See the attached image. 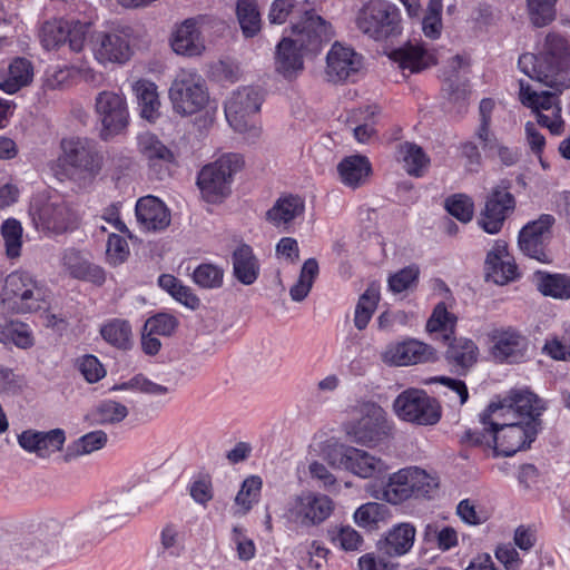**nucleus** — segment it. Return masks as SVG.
<instances>
[{
  "mask_svg": "<svg viewBox=\"0 0 570 570\" xmlns=\"http://www.w3.org/2000/svg\"><path fill=\"white\" fill-rule=\"evenodd\" d=\"M569 50L567 41L557 35H548L543 49L538 53H524L519 58L520 70L529 78L554 91H537L520 80V101L531 108L538 124L551 134L560 135L564 127L558 94L570 88L568 77Z\"/></svg>",
  "mask_w": 570,
  "mask_h": 570,
  "instance_id": "1",
  "label": "nucleus"
},
{
  "mask_svg": "<svg viewBox=\"0 0 570 570\" xmlns=\"http://www.w3.org/2000/svg\"><path fill=\"white\" fill-rule=\"evenodd\" d=\"M297 12L301 16L293 22L292 36L283 38L275 50V70L286 79L304 69L305 53L316 52L333 37L331 23L318 14L314 0L303 1Z\"/></svg>",
  "mask_w": 570,
  "mask_h": 570,
  "instance_id": "2",
  "label": "nucleus"
},
{
  "mask_svg": "<svg viewBox=\"0 0 570 570\" xmlns=\"http://www.w3.org/2000/svg\"><path fill=\"white\" fill-rule=\"evenodd\" d=\"M243 167L244 159L236 153L224 154L205 165L197 176L202 198L209 204H220L230 195L234 178Z\"/></svg>",
  "mask_w": 570,
  "mask_h": 570,
  "instance_id": "3",
  "label": "nucleus"
},
{
  "mask_svg": "<svg viewBox=\"0 0 570 570\" xmlns=\"http://www.w3.org/2000/svg\"><path fill=\"white\" fill-rule=\"evenodd\" d=\"M168 95L174 111L180 116H191L200 112L209 104L206 81L194 69L178 70Z\"/></svg>",
  "mask_w": 570,
  "mask_h": 570,
  "instance_id": "4",
  "label": "nucleus"
},
{
  "mask_svg": "<svg viewBox=\"0 0 570 570\" xmlns=\"http://www.w3.org/2000/svg\"><path fill=\"white\" fill-rule=\"evenodd\" d=\"M3 295H7L9 309L16 314L36 313L48 305L46 287L26 271H16L6 277Z\"/></svg>",
  "mask_w": 570,
  "mask_h": 570,
  "instance_id": "5",
  "label": "nucleus"
},
{
  "mask_svg": "<svg viewBox=\"0 0 570 570\" xmlns=\"http://www.w3.org/2000/svg\"><path fill=\"white\" fill-rule=\"evenodd\" d=\"M356 410L360 416L344 424V431L353 442L374 446L391 435L392 424L382 406L363 402Z\"/></svg>",
  "mask_w": 570,
  "mask_h": 570,
  "instance_id": "6",
  "label": "nucleus"
},
{
  "mask_svg": "<svg viewBox=\"0 0 570 570\" xmlns=\"http://www.w3.org/2000/svg\"><path fill=\"white\" fill-rule=\"evenodd\" d=\"M263 97L258 89L247 86L234 90L225 101V116L230 127L250 138L257 137L261 128L257 115Z\"/></svg>",
  "mask_w": 570,
  "mask_h": 570,
  "instance_id": "7",
  "label": "nucleus"
},
{
  "mask_svg": "<svg viewBox=\"0 0 570 570\" xmlns=\"http://www.w3.org/2000/svg\"><path fill=\"white\" fill-rule=\"evenodd\" d=\"M334 510L335 503L328 495L302 491L288 498L283 517L292 524L309 528L325 522Z\"/></svg>",
  "mask_w": 570,
  "mask_h": 570,
  "instance_id": "8",
  "label": "nucleus"
},
{
  "mask_svg": "<svg viewBox=\"0 0 570 570\" xmlns=\"http://www.w3.org/2000/svg\"><path fill=\"white\" fill-rule=\"evenodd\" d=\"M29 216L39 230L61 234L72 228L78 216L71 205L59 197L38 195L32 198Z\"/></svg>",
  "mask_w": 570,
  "mask_h": 570,
  "instance_id": "9",
  "label": "nucleus"
},
{
  "mask_svg": "<svg viewBox=\"0 0 570 570\" xmlns=\"http://www.w3.org/2000/svg\"><path fill=\"white\" fill-rule=\"evenodd\" d=\"M400 13L395 6L384 0H370L356 16L357 28L370 38L383 40L401 32Z\"/></svg>",
  "mask_w": 570,
  "mask_h": 570,
  "instance_id": "10",
  "label": "nucleus"
},
{
  "mask_svg": "<svg viewBox=\"0 0 570 570\" xmlns=\"http://www.w3.org/2000/svg\"><path fill=\"white\" fill-rule=\"evenodd\" d=\"M88 48L102 67L125 65L134 55L129 33L119 28L94 30L89 36Z\"/></svg>",
  "mask_w": 570,
  "mask_h": 570,
  "instance_id": "11",
  "label": "nucleus"
},
{
  "mask_svg": "<svg viewBox=\"0 0 570 570\" xmlns=\"http://www.w3.org/2000/svg\"><path fill=\"white\" fill-rule=\"evenodd\" d=\"M393 411L399 419L419 425H434L441 419L439 402L417 389H407L397 395Z\"/></svg>",
  "mask_w": 570,
  "mask_h": 570,
  "instance_id": "12",
  "label": "nucleus"
},
{
  "mask_svg": "<svg viewBox=\"0 0 570 570\" xmlns=\"http://www.w3.org/2000/svg\"><path fill=\"white\" fill-rule=\"evenodd\" d=\"M59 161L81 177H96L104 164V157L96 144L87 138H66L61 141Z\"/></svg>",
  "mask_w": 570,
  "mask_h": 570,
  "instance_id": "13",
  "label": "nucleus"
},
{
  "mask_svg": "<svg viewBox=\"0 0 570 570\" xmlns=\"http://www.w3.org/2000/svg\"><path fill=\"white\" fill-rule=\"evenodd\" d=\"M327 460L332 466L362 479L377 478L389 470L382 459L354 446L337 445L327 453Z\"/></svg>",
  "mask_w": 570,
  "mask_h": 570,
  "instance_id": "14",
  "label": "nucleus"
},
{
  "mask_svg": "<svg viewBox=\"0 0 570 570\" xmlns=\"http://www.w3.org/2000/svg\"><path fill=\"white\" fill-rule=\"evenodd\" d=\"M501 413L498 410L493 411L492 415L494 451L499 455L511 456L528 448L534 441L539 428L531 422H524V424L505 423Z\"/></svg>",
  "mask_w": 570,
  "mask_h": 570,
  "instance_id": "15",
  "label": "nucleus"
},
{
  "mask_svg": "<svg viewBox=\"0 0 570 570\" xmlns=\"http://www.w3.org/2000/svg\"><path fill=\"white\" fill-rule=\"evenodd\" d=\"M556 218L550 214H542L538 219L529 222L519 233V248L530 258L540 263H550L551 255L548 245L552 237V226Z\"/></svg>",
  "mask_w": 570,
  "mask_h": 570,
  "instance_id": "16",
  "label": "nucleus"
},
{
  "mask_svg": "<svg viewBox=\"0 0 570 570\" xmlns=\"http://www.w3.org/2000/svg\"><path fill=\"white\" fill-rule=\"evenodd\" d=\"M514 209V196L507 186L498 185L487 195L484 206L478 217V225L488 234H498Z\"/></svg>",
  "mask_w": 570,
  "mask_h": 570,
  "instance_id": "17",
  "label": "nucleus"
},
{
  "mask_svg": "<svg viewBox=\"0 0 570 570\" xmlns=\"http://www.w3.org/2000/svg\"><path fill=\"white\" fill-rule=\"evenodd\" d=\"M96 114L101 122L102 139L120 134L128 125V109L122 95L115 91H101L96 97Z\"/></svg>",
  "mask_w": 570,
  "mask_h": 570,
  "instance_id": "18",
  "label": "nucleus"
},
{
  "mask_svg": "<svg viewBox=\"0 0 570 570\" xmlns=\"http://www.w3.org/2000/svg\"><path fill=\"white\" fill-rule=\"evenodd\" d=\"M363 68V57L353 48L335 42L326 55L325 75L328 81L354 80Z\"/></svg>",
  "mask_w": 570,
  "mask_h": 570,
  "instance_id": "19",
  "label": "nucleus"
},
{
  "mask_svg": "<svg viewBox=\"0 0 570 570\" xmlns=\"http://www.w3.org/2000/svg\"><path fill=\"white\" fill-rule=\"evenodd\" d=\"M203 17L188 18L176 24L170 35V47L176 55L183 57H199L206 50L202 35Z\"/></svg>",
  "mask_w": 570,
  "mask_h": 570,
  "instance_id": "20",
  "label": "nucleus"
},
{
  "mask_svg": "<svg viewBox=\"0 0 570 570\" xmlns=\"http://www.w3.org/2000/svg\"><path fill=\"white\" fill-rule=\"evenodd\" d=\"M491 355L501 363H520L525 358L529 347L528 338L519 331L507 327L490 333Z\"/></svg>",
  "mask_w": 570,
  "mask_h": 570,
  "instance_id": "21",
  "label": "nucleus"
},
{
  "mask_svg": "<svg viewBox=\"0 0 570 570\" xmlns=\"http://www.w3.org/2000/svg\"><path fill=\"white\" fill-rule=\"evenodd\" d=\"M434 358V348L417 340L390 344L381 354V360L385 364L394 366H407Z\"/></svg>",
  "mask_w": 570,
  "mask_h": 570,
  "instance_id": "22",
  "label": "nucleus"
},
{
  "mask_svg": "<svg viewBox=\"0 0 570 570\" xmlns=\"http://www.w3.org/2000/svg\"><path fill=\"white\" fill-rule=\"evenodd\" d=\"M18 444L28 453L36 454L40 459H47L59 452L66 441L65 431L53 429L50 431L24 430L18 434Z\"/></svg>",
  "mask_w": 570,
  "mask_h": 570,
  "instance_id": "23",
  "label": "nucleus"
},
{
  "mask_svg": "<svg viewBox=\"0 0 570 570\" xmlns=\"http://www.w3.org/2000/svg\"><path fill=\"white\" fill-rule=\"evenodd\" d=\"M305 212V202L297 195H283L266 212V222L281 233H289Z\"/></svg>",
  "mask_w": 570,
  "mask_h": 570,
  "instance_id": "24",
  "label": "nucleus"
},
{
  "mask_svg": "<svg viewBox=\"0 0 570 570\" xmlns=\"http://www.w3.org/2000/svg\"><path fill=\"white\" fill-rule=\"evenodd\" d=\"M507 414H513V411L523 420V422L534 423L540 426V416L546 410L544 402L528 389H513L503 399Z\"/></svg>",
  "mask_w": 570,
  "mask_h": 570,
  "instance_id": "25",
  "label": "nucleus"
},
{
  "mask_svg": "<svg viewBox=\"0 0 570 570\" xmlns=\"http://www.w3.org/2000/svg\"><path fill=\"white\" fill-rule=\"evenodd\" d=\"M446 342L444 358L451 371L464 376L476 364L480 351L475 342L468 337H451Z\"/></svg>",
  "mask_w": 570,
  "mask_h": 570,
  "instance_id": "26",
  "label": "nucleus"
},
{
  "mask_svg": "<svg viewBox=\"0 0 570 570\" xmlns=\"http://www.w3.org/2000/svg\"><path fill=\"white\" fill-rule=\"evenodd\" d=\"M61 265L65 272L77 279L101 285L106 281L104 269L90 262L88 253L76 248H67L61 255Z\"/></svg>",
  "mask_w": 570,
  "mask_h": 570,
  "instance_id": "27",
  "label": "nucleus"
},
{
  "mask_svg": "<svg viewBox=\"0 0 570 570\" xmlns=\"http://www.w3.org/2000/svg\"><path fill=\"white\" fill-rule=\"evenodd\" d=\"M485 272L488 279L504 285L515 278L517 266L508 253V244L497 240L487 255Z\"/></svg>",
  "mask_w": 570,
  "mask_h": 570,
  "instance_id": "28",
  "label": "nucleus"
},
{
  "mask_svg": "<svg viewBox=\"0 0 570 570\" xmlns=\"http://www.w3.org/2000/svg\"><path fill=\"white\" fill-rule=\"evenodd\" d=\"M137 222L148 232L163 230L170 224V213L155 196L141 197L136 204Z\"/></svg>",
  "mask_w": 570,
  "mask_h": 570,
  "instance_id": "29",
  "label": "nucleus"
},
{
  "mask_svg": "<svg viewBox=\"0 0 570 570\" xmlns=\"http://www.w3.org/2000/svg\"><path fill=\"white\" fill-rule=\"evenodd\" d=\"M415 533V528L411 523H399L377 542V550L381 554L391 558L404 556L412 549Z\"/></svg>",
  "mask_w": 570,
  "mask_h": 570,
  "instance_id": "30",
  "label": "nucleus"
},
{
  "mask_svg": "<svg viewBox=\"0 0 570 570\" xmlns=\"http://www.w3.org/2000/svg\"><path fill=\"white\" fill-rule=\"evenodd\" d=\"M233 275L243 285L254 284L261 272V265L248 244H239L232 254Z\"/></svg>",
  "mask_w": 570,
  "mask_h": 570,
  "instance_id": "31",
  "label": "nucleus"
},
{
  "mask_svg": "<svg viewBox=\"0 0 570 570\" xmlns=\"http://www.w3.org/2000/svg\"><path fill=\"white\" fill-rule=\"evenodd\" d=\"M337 173L343 185L355 189L366 183L372 173V166L365 156H348L338 163Z\"/></svg>",
  "mask_w": 570,
  "mask_h": 570,
  "instance_id": "32",
  "label": "nucleus"
},
{
  "mask_svg": "<svg viewBox=\"0 0 570 570\" xmlns=\"http://www.w3.org/2000/svg\"><path fill=\"white\" fill-rule=\"evenodd\" d=\"M33 75L32 62L27 58L17 57L9 63L0 89L9 95L16 94L32 82Z\"/></svg>",
  "mask_w": 570,
  "mask_h": 570,
  "instance_id": "33",
  "label": "nucleus"
},
{
  "mask_svg": "<svg viewBox=\"0 0 570 570\" xmlns=\"http://www.w3.org/2000/svg\"><path fill=\"white\" fill-rule=\"evenodd\" d=\"M391 58L400 65L402 69H409L411 72L421 71L435 63V58L422 45H407L394 50Z\"/></svg>",
  "mask_w": 570,
  "mask_h": 570,
  "instance_id": "34",
  "label": "nucleus"
},
{
  "mask_svg": "<svg viewBox=\"0 0 570 570\" xmlns=\"http://www.w3.org/2000/svg\"><path fill=\"white\" fill-rule=\"evenodd\" d=\"M140 116L148 120L155 121L159 117L160 100L157 86L149 80H138L134 86Z\"/></svg>",
  "mask_w": 570,
  "mask_h": 570,
  "instance_id": "35",
  "label": "nucleus"
},
{
  "mask_svg": "<svg viewBox=\"0 0 570 570\" xmlns=\"http://www.w3.org/2000/svg\"><path fill=\"white\" fill-rule=\"evenodd\" d=\"M139 153L150 165L174 163V153L153 132H142L137 137Z\"/></svg>",
  "mask_w": 570,
  "mask_h": 570,
  "instance_id": "36",
  "label": "nucleus"
},
{
  "mask_svg": "<svg viewBox=\"0 0 570 570\" xmlns=\"http://www.w3.org/2000/svg\"><path fill=\"white\" fill-rule=\"evenodd\" d=\"M462 67L463 59L460 56H454L449 60L448 67L443 71V90L448 91L450 99L453 101H463L468 95L466 80L460 76Z\"/></svg>",
  "mask_w": 570,
  "mask_h": 570,
  "instance_id": "37",
  "label": "nucleus"
},
{
  "mask_svg": "<svg viewBox=\"0 0 570 570\" xmlns=\"http://www.w3.org/2000/svg\"><path fill=\"white\" fill-rule=\"evenodd\" d=\"M410 468L401 469L390 475L383 490V499L391 504H399L412 497Z\"/></svg>",
  "mask_w": 570,
  "mask_h": 570,
  "instance_id": "38",
  "label": "nucleus"
},
{
  "mask_svg": "<svg viewBox=\"0 0 570 570\" xmlns=\"http://www.w3.org/2000/svg\"><path fill=\"white\" fill-rule=\"evenodd\" d=\"M399 158L405 171L414 177L423 176L430 165L429 156L413 142H403L399 146Z\"/></svg>",
  "mask_w": 570,
  "mask_h": 570,
  "instance_id": "39",
  "label": "nucleus"
},
{
  "mask_svg": "<svg viewBox=\"0 0 570 570\" xmlns=\"http://www.w3.org/2000/svg\"><path fill=\"white\" fill-rule=\"evenodd\" d=\"M535 278L537 287L544 296L559 299L570 298V276L566 274L538 273Z\"/></svg>",
  "mask_w": 570,
  "mask_h": 570,
  "instance_id": "40",
  "label": "nucleus"
},
{
  "mask_svg": "<svg viewBox=\"0 0 570 570\" xmlns=\"http://www.w3.org/2000/svg\"><path fill=\"white\" fill-rule=\"evenodd\" d=\"M263 481L257 475L246 478L235 498V514L245 515L258 502Z\"/></svg>",
  "mask_w": 570,
  "mask_h": 570,
  "instance_id": "41",
  "label": "nucleus"
},
{
  "mask_svg": "<svg viewBox=\"0 0 570 570\" xmlns=\"http://www.w3.org/2000/svg\"><path fill=\"white\" fill-rule=\"evenodd\" d=\"M380 301V289L375 284L370 285L360 296L354 314V325L357 330H364L374 314Z\"/></svg>",
  "mask_w": 570,
  "mask_h": 570,
  "instance_id": "42",
  "label": "nucleus"
},
{
  "mask_svg": "<svg viewBox=\"0 0 570 570\" xmlns=\"http://www.w3.org/2000/svg\"><path fill=\"white\" fill-rule=\"evenodd\" d=\"M456 316L450 313L444 303H439L426 322L429 333H442L443 341H449L456 326Z\"/></svg>",
  "mask_w": 570,
  "mask_h": 570,
  "instance_id": "43",
  "label": "nucleus"
},
{
  "mask_svg": "<svg viewBox=\"0 0 570 570\" xmlns=\"http://www.w3.org/2000/svg\"><path fill=\"white\" fill-rule=\"evenodd\" d=\"M102 338L118 348H128L131 344V326L125 320L115 318L100 328Z\"/></svg>",
  "mask_w": 570,
  "mask_h": 570,
  "instance_id": "44",
  "label": "nucleus"
},
{
  "mask_svg": "<svg viewBox=\"0 0 570 570\" xmlns=\"http://www.w3.org/2000/svg\"><path fill=\"white\" fill-rule=\"evenodd\" d=\"M318 275V264L315 258L304 262L297 282L291 287L289 296L295 302H302L311 292L314 279Z\"/></svg>",
  "mask_w": 570,
  "mask_h": 570,
  "instance_id": "45",
  "label": "nucleus"
},
{
  "mask_svg": "<svg viewBox=\"0 0 570 570\" xmlns=\"http://www.w3.org/2000/svg\"><path fill=\"white\" fill-rule=\"evenodd\" d=\"M376 110V107H366L351 114L350 121L356 124L354 137L358 142H367L375 135L374 118Z\"/></svg>",
  "mask_w": 570,
  "mask_h": 570,
  "instance_id": "46",
  "label": "nucleus"
},
{
  "mask_svg": "<svg viewBox=\"0 0 570 570\" xmlns=\"http://www.w3.org/2000/svg\"><path fill=\"white\" fill-rule=\"evenodd\" d=\"M237 18L246 37H253L261 30V16L256 0H238Z\"/></svg>",
  "mask_w": 570,
  "mask_h": 570,
  "instance_id": "47",
  "label": "nucleus"
},
{
  "mask_svg": "<svg viewBox=\"0 0 570 570\" xmlns=\"http://www.w3.org/2000/svg\"><path fill=\"white\" fill-rule=\"evenodd\" d=\"M128 409L116 401L107 400L98 404L91 412V419L96 424H116L125 420Z\"/></svg>",
  "mask_w": 570,
  "mask_h": 570,
  "instance_id": "48",
  "label": "nucleus"
},
{
  "mask_svg": "<svg viewBox=\"0 0 570 570\" xmlns=\"http://www.w3.org/2000/svg\"><path fill=\"white\" fill-rule=\"evenodd\" d=\"M40 42L46 50L58 49L67 41L68 22L51 20L43 23L40 30Z\"/></svg>",
  "mask_w": 570,
  "mask_h": 570,
  "instance_id": "49",
  "label": "nucleus"
},
{
  "mask_svg": "<svg viewBox=\"0 0 570 570\" xmlns=\"http://www.w3.org/2000/svg\"><path fill=\"white\" fill-rule=\"evenodd\" d=\"M22 232L20 222L14 218H8L2 223L1 236L4 240L8 257L17 258L21 255Z\"/></svg>",
  "mask_w": 570,
  "mask_h": 570,
  "instance_id": "50",
  "label": "nucleus"
},
{
  "mask_svg": "<svg viewBox=\"0 0 570 570\" xmlns=\"http://www.w3.org/2000/svg\"><path fill=\"white\" fill-rule=\"evenodd\" d=\"M160 553L173 558L183 554L185 547L183 535L177 525L167 523L159 534Z\"/></svg>",
  "mask_w": 570,
  "mask_h": 570,
  "instance_id": "51",
  "label": "nucleus"
},
{
  "mask_svg": "<svg viewBox=\"0 0 570 570\" xmlns=\"http://www.w3.org/2000/svg\"><path fill=\"white\" fill-rule=\"evenodd\" d=\"M331 541L345 551H356L362 547V535L351 525L334 527L328 530Z\"/></svg>",
  "mask_w": 570,
  "mask_h": 570,
  "instance_id": "52",
  "label": "nucleus"
},
{
  "mask_svg": "<svg viewBox=\"0 0 570 570\" xmlns=\"http://www.w3.org/2000/svg\"><path fill=\"white\" fill-rule=\"evenodd\" d=\"M445 209L461 223H469L474 215V203L465 194H455L445 199Z\"/></svg>",
  "mask_w": 570,
  "mask_h": 570,
  "instance_id": "53",
  "label": "nucleus"
},
{
  "mask_svg": "<svg viewBox=\"0 0 570 570\" xmlns=\"http://www.w3.org/2000/svg\"><path fill=\"white\" fill-rule=\"evenodd\" d=\"M442 0H430L422 19V31L430 39H438L442 31Z\"/></svg>",
  "mask_w": 570,
  "mask_h": 570,
  "instance_id": "54",
  "label": "nucleus"
},
{
  "mask_svg": "<svg viewBox=\"0 0 570 570\" xmlns=\"http://www.w3.org/2000/svg\"><path fill=\"white\" fill-rule=\"evenodd\" d=\"M223 278L224 271L214 264H202L193 273L194 282L203 288H218Z\"/></svg>",
  "mask_w": 570,
  "mask_h": 570,
  "instance_id": "55",
  "label": "nucleus"
},
{
  "mask_svg": "<svg viewBox=\"0 0 570 570\" xmlns=\"http://www.w3.org/2000/svg\"><path fill=\"white\" fill-rule=\"evenodd\" d=\"M456 514L466 524L479 525L490 518L488 511L475 502L464 499L456 507Z\"/></svg>",
  "mask_w": 570,
  "mask_h": 570,
  "instance_id": "56",
  "label": "nucleus"
},
{
  "mask_svg": "<svg viewBox=\"0 0 570 570\" xmlns=\"http://www.w3.org/2000/svg\"><path fill=\"white\" fill-rule=\"evenodd\" d=\"M557 0H528L529 11L533 24L543 27L554 19V3Z\"/></svg>",
  "mask_w": 570,
  "mask_h": 570,
  "instance_id": "57",
  "label": "nucleus"
},
{
  "mask_svg": "<svg viewBox=\"0 0 570 570\" xmlns=\"http://www.w3.org/2000/svg\"><path fill=\"white\" fill-rule=\"evenodd\" d=\"M178 325V321L175 316L167 313H158L149 317L144 327L145 332H149L156 335L169 336L171 335Z\"/></svg>",
  "mask_w": 570,
  "mask_h": 570,
  "instance_id": "58",
  "label": "nucleus"
},
{
  "mask_svg": "<svg viewBox=\"0 0 570 570\" xmlns=\"http://www.w3.org/2000/svg\"><path fill=\"white\" fill-rule=\"evenodd\" d=\"M385 507L376 502L362 504L354 512V521L357 525L367 528L379 523L383 519Z\"/></svg>",
  "mask_w": 570,
  "mask_h": 570,
  "instance_id": "59",
  "label": "nucleus"
},
{
  "mask_svg": "<svg viewBox=\"0 0 570 570\" xmlns=\"http://www.w3.org/2000/svg\"><path fill=\"white\" fill-rule=\"evenodd\" d=\"M95 519L97 523H111L114 521H118L124 515H127L125 512L124 504L116 499L106 500L105 502L99 503L95 509Z\"/></svg>",
  "mask_w": 570,
  "mask_h": 570,
  "instance_id": "60",
  "label": "nucleus"
},
{
  "mask_svg": "<svg viewBox=\"0 0 570 570\" xmlns=\"http://www.w3.org/2000/svg\"><path fill=\"white\" fill-rule=\"evenodd\" d=\"M412 497H429L438 487L434 478L416 466L410 468Z\"/></svg>",
  "mask_w": 570,
  "mask_h": 570,
  "instance_id": "61",
  "label": "nucleus"
},
{
  "mask_svg": "<svg viewBox=\"0 0 570 570\" xmlns=\"http://www.w3.org/2000/svg\"><path fill=\"white\" fill-rule=\"evenodd\" d=\"M107 434L104 431H94L81 436L73 445L77 455L90 454L102 449L107 443Z\"/></svg>",
  "mask_w": 570,
  "mask_h": 570,
  "instance_id": "62",
  "label": "nucleus"
},
{
  "mask_svg": "<svg viewBox=\"0 0 570 570\" xmlns=\"http://www.w3.org/2000/svg\"><path fill=\"white\" fill-rule=\"evenodd\" d=\"M419 274L416 266L405 267L389 278V287L393 293H402L416 283Z\"/></svg>",
  "mask_w": 570,
  "mask_h": 570,
  "instance_id": "63",
  "label": "nucleus"
},
{
  "mask_svg": "<svg viewBox=\"0 0 570 570\" xmlns=\"http://www.w3.org/2000/svg\"><path fill=\"white\" fill-rule=\"evenodd\" d=\"M232 541L235 544L237 557L242 561H249L256 554L254 541L245 534L240 527H234L232 531Z\"/></svg>",
  "mask_w": 570,
  "mask_h": 570,
  "instance_id": "64",
  "label": "nucleus"
}]
</instances>
